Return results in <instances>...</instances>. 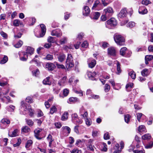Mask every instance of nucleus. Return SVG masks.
<instances>
[{"instance_id":"nucleus-5","label":"nucleus","mask_w":153,"mask_h":153,"mask_svg":"<svg viewBox=\"0 0 153 153\" xmlns=\"http://www.w3.org/2000/svg\"><path fill=\"white\" fill-rule=\"evenodd\" d=\"M117 25V21L114 18H111L110 19L107 21L105 24L106 27L108 28H110V27H114Z\"/></svg>"},{"instance_id":"nucleus-39","label":"nucleus","mask_w":153,"mask_h":153,"mask_svg":"<svg viewBox=\"0 0 153 153\" xmlns=\"http://www.w3.org/2000/svg\"><path fill=\"white\" fill-rule=\"evenodd\" d=\"M70 102H76L79 101V99L77 97H71L69 99Z\"/></svg>"},{"instance_id":"nucleus-31","label":"nucleus","mask_w":153,"mask_h":153,"mask_svg":"<svg viewBox=\"0 0 153 153\" xmlns=\"http://www.w3.org/2000/svg\"><path fill=\"white\" fill-rule=\"evenodd\" d=\"M68 39L66 37H63L59 41V43L61 45H63L67 42Z\"/></svg>"},{"instance_id":"nucleus-2","label":"nucleus","mask_w":153,"mask_h":153,"mask_svg":"<svg viewBox=\"0 0 153 153\" xmlns=\"http://www.w3.org/2000/svg\"><path fill=\"white\" fill-rule=\"evenodd\" d=\"M66 79V76H64L61 79L59 80L58 82V85L60 86V87L58 88L56 87L54 88L53 89V91L54 93L57 94L59 93L61 87L64 86L67 83Z\"/></svg>"},{"instance_id":"nucleus-46","label":"nucleus","mask_w":153,"mask_h":153,"mask_svg":"<svg viewBox=\"0 0 153 153\" xmlns=\"http://www.w3.org/2000/svg\"><path fill=\"white\" fill-rule=\"evenodd\" d=\"M30 131V129L27 126H25L22 129V132H23L25 133H27Z\"/></svg>"},{"instance_id":"nucleus-13","label":"nucleus","mask_w":153,"mask_h":153,"mask_svg":"<svg viewBox=\"0 0 153 153\" xmlns=\"http://www.w3.org/2000/svg\"><path fill=\"white\" fill-rule=\"evenodd\" d=\"M127 14V11L125 9H123L120 11L118 15L119 18H123L125 17Z\"/></svg>"},{"instance_id":"nucleus-6","label":"nucleus","mask_w":153,"mask_h":153,"mask_svg":"<svg viewBox=\"0 0 153 153\" xmlns=\"http://www.w3.org/2000/svg\"><path fill=\"white\" fill-rule=\"evenodd\" d=\"M104 13L108 16H111L114 13L113 9L110 7H108L103 10Z\"/></svg>"},{"instance_id":"nucleus-11","label":"nucleus","mask_w":153,"mask_h":153,"mask_svg":"<svg viewBox=\"0 0 153 153\" xmlns=\"http://www.w3.org/2000/svg\"><path fill=\"white\" fill-rule=\"evenodd\" d=\"M42 131V129L38 128L34 131V136L35 137L39 140H41L42 138L39 137V133Z\"/></svg>"},{"instance_id":"nucleus-59","label":"nucleus","mask_w":153,"mask_h":153,"mask_svg":"<svg viewBox=\"0 0 153 153\" xmlns=\"http://www.w3.org/2000/svg\"><path fill=\"white\" fill-rule=\"evenodd\" d=\"M74 122L76 124H81L82 123V120L81 119L78 118Z\"/></svg>"},{"instance_id":"nucleus-61","label":"nucleus","mask_w":153,"mask_h":153,"mask_svg":"<svg viewBox=\"0 0 153 153\" xmlns=\"http://www.w3.org/2000/svg\"><path fill=\"white\" fill-rule=\"evenodd\" d=\"M133 86V84L132 83H129L127 84L126 86V88L127 91H128V88H131Z\"/></svg>"},{"instance_id":"nucleus-38","label":"nucleus","mask_w":153,"mask_h":153,"mask_svg":"<svg viewBox=\"0 0 153 153\" xmlns=\"http://www.w3.org/2000/svg\"><path fill=\"white\" fill-rule=\"evenodd\" d=\"M33 141L31 140H28L27 141L25 145V147L26 148H29L32 144Z\"/></svg>"},{"instance_id":"nucleus-29","label":"nucleus","mask_w":153,"mask_h":153,"mask_svg":"<svg viewBox=\"0 0 153 153\" xmlns=\"http://www.w3.org/2000/svg\"><path fill=\"white\" fill-rule=\"evenodd\" d=\"M151 138V136L149 134H146L143 135L142 138L144 140H148L150 139Z\"/></svg>"},{"instance_id":"nucleus-44","label":"nucleus","mask_w":153,"mask_h":153,"mask_svg":"<svg viewBox=\"0 0 153 153\" xmlns=\"http://www.w3.org/2000/svg\"><path fill=\"white\" fill-rule=\"evenodd\" d=\"M72 121L74 123L75 121L77 120L78 117V115L77 114L74 113L72 114Z\"/></svg>"},{"instance_id":"nucleus-17","label":"nucleus","mask_w":153,"mask_h":153,"mask_svg":"<svg viewBox=\"0 0 153 153\" xmlns=\"http://www.w3.org/2000/svg\"><path fill=\"white\" fill-rule=\"evenodd\" d=\"M1 100L3 102H5V101H7V103L8 102L12 103L13 101L10 100V97L9 96H4L1 98Z\"/></svg>"},{"instance_id":"nucleus-23","label":"nucleus","mask_w":153,"mask_h":153,"mask_svg":"<svg viewBox=\"0 0 153 153\" xmlns=\"http://www.w3.org/2000/svg\"><path fill=\"white\" fill-rule=\"evenodd\" d=\"M153 59V56L152 55H146L145 57V63L146 64H148V61L152 60Z\"/></svg>"},{"instance_id":"nucleus-64","label":"nucleus","mask_w":153,"mask_h":153,"mask_svg":"<svg viewBox=\"0 0 153 153\" xmlns=\"http://www.w3.org/2000/svg\"><path fill=\"white\" fill-rule=\"evenodd\" d=\"M134 153H145V151L144 150H134L133 151Z\"/></svg>"},{"instance_id":"nucleus-7","label":"nucleus","mask_w":153,"mask_h":153,"mask_svg":"<svg viewBox=\"0 0 153 153\" xmlns=\"http://www.w3.org/2000/svg\"><path fill=\"white\" fill-rule=\"evenodd\" d=\"M10 123V121L6 118H4L1 120L0 123V125L2 127V128H4L6 127L8 124H9Z\"/></svg>"},{"instance_id":"nucleus-37","label":"nucleus","mask_w":153,"mask_h":153,"mask_svg":"<svg viewBox=\"0 0 153 153\" xmlns=\"http://www.w3.org/2000/svg\"><path fill=\"white\" fill-rule=\"evenodd\" d=\"M100 96L98 95H95L93 94L91 95L90 97H88V98L89 99H93L95 100H97L100 98Z\"/></svg>"},{"instance_id":"nucleus-28","label":"nucleus","mask_w":153,"mask_h":153,"mask_svg":"<svg viewBox=\"0 0 153 153\" xmlns=\"http://www.w3.org/2000/svg\"><path fill=\"white\" fill-rule=\"evenodd\" d=\"M80 112L81 114V116L82 117H83L84 118L87 117L88 114V112L87 111H85L84 110L82 109L80 110Z\"/></svg>"},{"instance_id":"nucleus-21","label":"nucleus","mask_w":153,"mask_h":153,"mask_svg":"<svg viewBox=\"0 0 153 153\" xmlns=\"http://www.w3.org/2000/svg\"><path fill=\"white\" fill-rule=\"evenodd\" d=\"M93 16L92 19H93L97 20L100 16V13L98 12H94L93 13Z\"/></svg>"},{"instance_id":"nucleus-47","label":"nucleus","mask_w":153,"mask_h":153,"mask_svg":"<svg viewBox=\"0 0 153 153\" xmlns=\"http://www.w3.org/2000/svg\"><path fill=\"white\" fill-rule=\"evenodd\" d=\"M27 109L28 111L30 113L29 115L31 117H33L34 114L33 110L31 108V107H28Z\"/></svg>"},{"instance_id":"nucleus-27","label":"nucleus","mask_w":153,"mask_h":153,"mask_svg":"<svg viewBox=\"0 0 153 153\" xmlns=\"http://www.w3.org/2000/svg\"><path fill=\"white\" fill-rule=\"evenodd\" d=\"M50 77H48L44 79L43 81V83L45 85H50L51 84V82L50 81Z\"/></svg>"},{"instance_id":"nucleus-36","label":"nucleus","mask_w":153,"mask_h":153,"mask_svg":"<svg viewBox=\"0 0 153 153\" xmlns=\"http://www.w3.org/2000/svg\"><path fill=\"white\" fill-rule=\"evenodd\" d=\"M101 1L104 6H107L110 3V1L109 0H101Z\"/></svg>"},{"instance_id":"nucleus-26","label":"nucleus","mask_w":153,"mask_h":153,"mask_svg":"<svg viewBox=\"0 0 153 153\" xmlns=\"http://www.w3.org/2000/svg\"><path fill=\"white\" fill-rule=\"evenodd\" d=\"M141 74L143 76H147L149 74L148 69L145 68L143 69L141 71Z\"/></svg>"},{"instance_id":"nucleus-3","label":"nucleus","mask_w":153,"mask_h":153,"mask_svg":"<svg viewBox=\"0 0 153 153\" xmlns=\"http://www.w3.org/2000/svg\"><path fill=\"white\" fill-rule=\"evenodd\" d=\"M74 65V63L72 55L70 54H68L65 62V67L68 69L73 67Z\"/></svg>"},{"instance_id":"nucleus-34","label":"nucleus","mask_w":153,"mask_h":153,"mask_svg":"<svg viewBox=\"0 0 153 153\" xmlns=\"http://www.w3.org/2000/svg\"><path fill=\"white\" fill-rule=\"evenodd\" d=\"M8 57L6 56H4L2 59L1 60L0 62L1 64H4L6 63L8 61Z\"/></svg>"},{"instance_id":"nucleus-41","label":"nucleus","mask_w":153,"mask_h":153,"mask_svg":"<svg viewBox=\"0 0 153 153\" xmlns=\"http://www.w3.org/2000/svg\"><path fill=\"white\" fill-rule=\"evenodd\" d=\"M54 63L56 64L57 67L59 68H61L62 69H65V66L62 64H59L57 62H55Z\"/></svg>"},{"instance_id":"nucleus-22","label":"nucleus","mask_w":153,"mask_h":153,"mask_svg":"<svg viewBox=\"0 0 153 153\" xmlns=\"http://www.w3.org/2000/svg\"><path fill=\"white\" fill-rule=\"evenodd\" d=\"M13 24L14 26L17 27L19 25H22V23L19 20L15 19L13 21Z\"/></svg>"},{"instance_id":"nucleus-16","label":"nucleus","mask_w":153,"mask_h":153,"mask_svg":"<svg viewBox=\"0 0 153 153\" xmlns=\"http://www.w3.org/2000/svg\"><path fill=\"white\" fill-rule=\"evenodd\" d=\"M18 130L17 129H15L12 132H9L8 135L9 136L12 137H15L18 135Z\"/></svg>"},{"instance_id":"nucleus-4","label":"nucleus","mask_w":153,"mask_h":153,"mask_svg":"<svg viewBox=\"0 0 153 153\" xmlns=\"http://www.w3.org/2000/svg\"><path fill=\"white\" fill-rule=\"evenodd\" d=\"M114 40L115 42L118 45H122L124 44V38L119 35H115L114 37Z\"/></svg>"},{"instance_id":"nucleus-56","label":"nucleus","mask_w":153,"mask_h":153,"mask_svg":"<svg viewBox=\"0 0 153 153\" xmlns=\"http://www.w3.org/2000/svg\"><path fill=\"white\" fill-rule=\"evenodd\" d=\"M117 71L118 74H119L121 72V70L120 66V64L119 62L117 61Z\"/></svg>"},{"instance_id":"nucleus-14","label":"nucleus","mask_w":153,"mask_h":153,"mask_svg":"<svg viewBox=\"0 0 153 153\" xmlns=\"http://www.w3.org/2000/svg\"><path fill=\"white\" fill-rule=\"evenodd\" d=\"M46 68L49 71H52L55 68V65L52 63H48L46 65Z\"/></svg>"},{"instance_id":"nucleus-1","label":"nucleus","mask_w":153,"mask_h":153,"mask_svg":"<svg viewBox=\"0 0 153 153\" xmlns=\"http://www.w3.org/2000/svg\"><path fill=\"white\" fill-rule=\"evenodd\" d=\"M34 52V49L30 47H27L26 50V52L21 51L19 53L20 59L22 61H26L28 58L27 54L32 55Z\"/></svg>"},{"instance_id":"nucleus-10","label":"nucleus","mask_w":153,"mask_h":153,"mask_svg":"<svg viewBox=\"0 0 153 153\" xmlns=\"http://www.w3.org/2000/svg\"><path fill=\"white\" fill-rule=\"evenodd\" d=\"M90 12V10L88 7L85 6L83 7L82 11L83 14L85 16H87Z\"/></svg>"},{"instance_id":"nucleus-60","label":"nucleus","mask_w":153,"mask_h":153,"mask_svg":"<svg viewBox=\"0 0 153 153\" xmlns=\"http://www.w3.org/2000/svg\"><path fill=\"white\" fill-rule=\"evenodd\" d=\"M15 108V106L12 105H11L9 106L8 108L9 110L11 112L13 111Z\"/></svg>"},{"instance_id":"nucleus-12","label":"nucleus","mask_w":153,"mask_h":153,"mask_svg":"<svg viewBox=\"0 0 153 153\" xmlns=\"http://www.w3.org/2000/svg\"><path fill=\"white\" fill-rule=\"evenodd\" d=\"M57 58L58 61L60 62H62L65 60L66 58V56L63 53H60L58 55Z\"/></svg>"},{"instance_id":"nucleus-49","label":"nucleus","mask_w":153,"mask_h":153,"mask_svg":"<svg viewBox=\"0 0 153 153\" xmlns=\"http://www.w3.org/2000/svg\"><path fill=\"white\" fill-rule=\"evenodd\" d=\"M53 59V56L52 55L48 54L47 55L46 57L45 58V59H46L48 60H51Z\"/></svg>"},{"instance_id":"nucleus-55","label":"nucleus","mask_w":153,"mask_h":153,"mask_svg":"<svg viewBox=\"0 0 153 153\" xmlns=\"http://www.w3.org/2000/svg\"><path fill=\"white\" fill-rule=\"evenodd\" d=\"M33 74V76H36L39 74V71L38 69L32 71Z\"/></svg>"},{"instance_id":"nucleus-48","label":"nucleus","mask_w":153,"mask_h":153,"mask_svg":"<svg viewBox=\"0 0 153 153\" xmlns=\"http://www.w3.org/2000/svg\"><path fill=\"white\" fill-rule=\"evenodd\" d=\"M131 116L128 114H127L125 115L124 119L125 121L127 123H128L130 121Z\"/></svg>"},{"instance_id":"nucleus-20","label":"nucleus","mask_w":153,"mask_h":153,"mask_svg":"<svg viewBox=\"0 0 153 153\" xmlns=\"http://www.w3.org/2000/svg\"><path fill=\"white\" fill-rule=\"evenodd\" d=\"M139 13L140 14H144L147 13V10L146 8L143 7L140 8L139 9Z\"/></svg>"},{"instance_id":"nucleus-62","label":"nucleus","mask_w":153,"mask_h":153,"mask_svg":"<svg viewBox=\"0 0 153 153\" xmlns=\"http://www.w3.org/2000/svg\"><path fill=\"white\" fill-rule=\"evenodd\" d=\"M93 94L92 93L90 89H88L87 90L86 92V95L88 97H90L91 95Z\"/></svg>"},{"instance_id":"nucleus-19","label":"nucleus","mask_w":153,"mask_h":153,"mask_svg":"<svg viewBox=\"0 0 153 153\" xmlns=\"http://www.w3.org/2000/svg\"><path fill=\"white\" fill-rule=\"evenodd\" d=\"M96 61L94 59H92L90 62V61H88V66L89 68H92L94 67L96 64Z\"/></svg>"},{"instance_id":"nucleus-33","label":"nucleus","mask_w":153,"mask_h":153,"mask_svg":"<svg viewBox=\"0 0 153 153\" xmlns=\"http://www.w3.org/2000/svg\"><path fill=\"white\" fill-rule=\"evenodd\" d=\"M127 50V48L125 47L122 48L120 50V55L122 56H124L125 55Z\"/></svg>"},{"instance_id":"nucleus-52","label":"nucleus","mask_w":153,"mask_h":153,"mask_svg":"<svg viewBox=\"0 0 153 153\" xmlns=\"http://www.w3.org/2000/svg\"><path fill=\"white\" fill-rule=\"evenodd\" d=\"M151 3V2L149 0H143L142 1V4L146 5H147Z\"/></svg>"},{"instance_id":"nucleus-15","label":"nucleus","mask_w":153,"mask_h":153,"mask_svg":"<svg viewBox=\"0 0 153 153\" xmlns=\"http://www.w3.org/2000/svg\"><path fill=\"white\" fill-rule=\"evenodd\" d=\"M40 27L41 29V33L40 34V37H42L45 33L46 28L45 25L43 24L40 25Z\"/></svg>"},{"instance_id":"nucleus-53","label":"nucleus","mask_w":153,"mask_h":153,"mask_svg":"<svg viewBox=\"0 0 153 153\" xmlns=\"http://www.w3.org/2000/svg\"><path fill=\"white\" fill-rule=\"evenodd\" d=\"M87 149L91 151H94V146H93L92 145H87Z\"/></svg>"},{"instance_id":"nucleus-18","label":"nucleus","mask_w":153,"mask_h":153,"mask_svg":"<svg viewBox=\"0 0 153 153\" xmlns=\"http://www.w3.org/2000/svg\"><path fill=\"white\" fill-rule=\"evenodd\" d=\"M69 93V90L68 89L65 88L64 89L63 91V96H62L60 94H59V97H60L63 98L64 97L67 96Z\"/></svg>"},{"instance_id":"nucleus-51","label":"nucleus","mask_w":153,"mask_h":153,"mask_svg":"<svg viewBox=\"0 0 153 153\" xmlns=\"http://www.w3.org/2000/svg\"><path fill=\"white\" fill-rule=\"evenodd\" d=\"M82 127L78 126H75L74 128L75 132H76L77 134H79V130L80 128H81Z\"/></svg>"},{"instance_id":"nucleus-40","label":"nucleus","mask_w":153,"mask_h":153,"mask_svg":"<svg viewBox=\"0 0 153 153\" xmlns=\"http://www.w3.org/2000/svg\"><path fill=\"white\" fill-rule=\"evenodd\" d=\"M138 131L140 132H145L146 131V128L144 126L141 125L139 126L138 128Z\"/></svg>"},{"instance_id":"nucleus-43","label":"nucleus","mask_w":153,"mask_h":153,"mask_svg":"<svg viewBox=\"0 0 153 153\" xmlns=\"http://www.w3.org/2000/svg\"><path fill=\"white\" fill-rule=\"evenodd\" d=\"M48 42L51 44L52 43H53L55 42V39L54 37H52V36H49L48 37L47 39Z\"/></svg>"},{"instance_id":"nucleus-50","label":"nucleus","mask_w":153,"mask_h":153,"mask_svg":"<svg viewBox=\"0 0 153 153\" xmlns=\"http://www.w3.org/2000/svg\"><path fill=\"white\" fill-rule=\"evenodd\" d=\"M86 125L88 126H90L92 123L91 120L90 119L86 118L85 120Z\"/></svg>"},{"instance_id":"nucleus-54","label":"nucleus","mask_w":153,"mask_h":153,"mask_svg":"<svg viewBox=\"0 0 153 153\" xmlns=\"http://www.w3.org/2000/svg\"><path fill=\"white\" fill-rule=\"evenodd\" d=\"M99 5H100V2L98 0H96L94 2V5L92 7V9L95 8Z\"/></svg>"},{"instance_id":"nucleus-30","label":"nucleus","mask_w":153,"mask_h":153,"mask_svg":"<svg viewBox=\"0 0 153 153\" xmlns=\"http://www.w3.org/2000/svg\"><path fill=\"white\" fill-rule=\"evenodd\" d=\"M96 74L95 72H94L93 73L91 72H89L88 73V77L91 79H92V78L94 77Z\"/></svg>"},{"instance_id":"nucleus-35","label":"nucleus","mask_w":153,"mask_h":153,"mask_svg":"<svg viewBox=\"0 0 153 153\" xmlns=\"http://www.w3.org/2000/svg\"><path fill=\"white\" fill-rule=\"evenodd\" d=\"M57 109L55 106H53L51 108L50 113L51 114H53L54 112L57 111Z\"/></svg>"},{"instance_id":"nucleus-32","label":"nucleus","mask_w":153,"mask_h":153,"mask_svg":"<svg viewBox=\"0 0 153 153\" xmlns=\"http://www.w3.org/2000/svg\"><path fill=\"white\" fill-rule=\"evenodd\" d=\"M23 44V42L21 40H20L16 44L14 45V46L16 48H19Z\"/></svg>"},{"instance_id":"nucleus-45","label":"nucleus","mask_w":153,"mask_h":153,"mask_svg":"<svg viewBox=\"0 0 153 153\" xmlns=\"http://www.w3.org/2000/svg\"><path fill=\"white\" fill-rule=\"evenodd\" d=\"M153 146V141H151L147 144L145 146L146 149H150Z\"/></svg>"},{"instance_id":"nucleus-57","label":"nucleus","mask_w":153,"mask_h":153,"mask_svg":"<svg viewBox=\"0 0 153 153\" xmlns=\"http://www.w3.org/2000/svg\"><path fill=\"white\" fill-rule=\"evenodd\" d=\"M26 121L27 124L29 126H32L33 124V122L31 120H27L26 119Z\"/></svg>"},{"instance_id":"nucleus-63","label":"nucleus","mask_w":153,"mask_h":153,"mask_svg":"<svg viewBox=\"0 0 153 153\" xmlns=\"http://www.w3.org/2000/svg\"><path fill=\"white\" fill-rule=\"evenodd\" d=\"M71 152V153H82L80 150H79L77 149H74Z\"/></svg>"},{"instance_id":"nucleus-24","label":"nucleus","mask_w":153,"mask_h":153,"mask_svg":"<svg viewBox=\"0 0 153 153\" xmlns=\"http://www.w3.org/2000/svg\"><path fill=\"white\" fill-rule=\"evenodd\" d=\"M21 105L22 107H23L24 110L25 111H28V107H30L29 105L24 103L23 101H22L21 102Z\"/></svg>"},{"instance_id":"nucleus-42","label":"nucleus","mask_w":153,"mask_h":153,"mask_svg":"<svg viewBox=\"0 0 153 153\" xmlns=\"http://www.w3.org/2000/svg\"><path fill=\"white\" fill-rule=\"evenodd\" d=\"M128 74L133 79H134L136 78V74L134 71H131Z\"/></svg>"},{"instance_id":"nucleus-9","label":"nucleus","mask_w":153,"mask_h":153,"mask_svg":"<svg viewBox=\"0 0 153 153\" xmlns=\"http://www.w3.org/2000/svg\"><path fill=\"white\" fill-rule=\"evenodd\" d=\"M108 55L114 56L116 54V51L114 48L111 47L108 49Z\"/></svg>"},{"instance_id":"nucleus-25","label":"nucleus","mask_w":153,"mask_h":153,"mask_svg":"<svg viewBox=\"0 0 153 153\" xmlns=\"http://www.w3.org/2000/svg\"><path fill=\"white\" fill-rule=\"evenodd\" d=\"M68 113L67 111H65L62 115L61 119L62 120H66L68 118Z\"/></svg>"},{"instance_id":"nucleus-8","label":"nucleus","mask_w":153,"mask_h":153,"mask_svg":"<svg viewBox=\"0 0 153 153\" xmlns=\"http://www.w3.org/2000/svg\"><path fill=\"white\" fill-rule=\"evenodd\" d=\"M51 34L52 36H56L58 37H59L62 36V33L60 30L56 29L52 31Z\"/></svg>"},{"instance_id":"nucleus-58","label":"nucleus","mask_w":153,"mask_h":153,"mask_svg":"<svg viewBox=\"0 0 153 153\" xmlns=\"http://www.w3.org/2000/svg\"><path fill=\"white\" fill-rule=\"evenodd\" d=\"M110 89V86L108 84H106L105 86L104 90L107 92L109 91Z\"/></svg>"}]
</instances>
